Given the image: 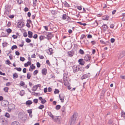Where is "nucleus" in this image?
<instances>
[{"label":"nucleus","instance_id":"obj_5","mask_svg":"<svg viewBox=\"0 0 125 125\" xmlns=\"http://www.w3.org/2000/svg\"><path fill=\"white\" fill-rule=\"evenodd\" d=\"M11 6L9 5H6L5 6V13L7 15L9 14V11L10 10Z\"/></svg>","mask_w":125,"mask_h":125},{"label":"nucleus","instance_id":"obj_32","mask_svg":"<svg viewBox=\"0 0 125 125\" xmlns=\"http://www.w3.org/2000/svg\"><path fill=\"white\" fill-rule=\"evenodd\" d=\"M105 92V91L104 90H103L102 91L101 93V96L102 97H103Z\"/></svg>","mask_w":125,"mask_h":125},{"label":"nucleus","instance_id":"obj_61","mask_svg":"<svg viewBox=\"0 0 125 125\" xmlns=\"http://www.w3.org/2000/svg\"><path fill=\"white\" fill-rule=\"evenodd\" d=\"M27 112L29 114H31L32 113V109H29L27 110Z\"/></svg>","mask_w":125,"mask_h":125},{"label":"nucleus","instance_id":"obj_14","mask_svg":"<svg viewBox=\"0 0 125 125\" xmlns=\"http://www.w3.org/2000/svg\"><path fill=\"white\" fill-rule=\"evenodd\" d=\"M78 62L79 63V64L81 65H83L85 63V62L83 59H80L78 60Z\"/></svg>","mask_w":125,"mask_h":125},{"label":"nucleus","instance_id":"obj_15","mask_svg":"<svg viewBox=\"0 0 125 125\" xmlns=\"http://www.w3.org/2000/svg\"><path fill=\"white\" fill-rule=\"evenodd\" d=\"M46 51L48 54L50 55L52 54L53 53V50L51 48H50L49 49L47 50Z\"/></svg>","mask_w":125,"mask_h":125},{"label":"nucleus","instance_id":"obj_20","mask_svg":"<svg viewBox=\"0 0 125 125\" xmlns=\"http://www.w3.org/2000/svg\"><path fill=\"white\" fill-rule=\"evenodd\" d=\"M47 70L45 68H43L42 70V73L43 75H45L47 74Z\"/></svg>","mask_w":125,"mask_h":125},{"label":"nucleus","instance_id":"obj_54","mask_svg":"<svg viewBox=\"0 0 125 125\" xmlns=\"http://www.w3.org/2000/svg\"><path fill=\"white\" fill-rule=\"evenodd\" d=\"M37 2V0H33V4L34 6H36V4Z\"/></svg>","mask_w":125,"mask_h":125},{"label":"nucleus","instance_id":"obj_62","mask_svg":"<svg viewBox=\"0 0 125 125\" xmlns=\"http://www.w3.org/2000/svg\"><path fill=\"white\" fill-rule=\"evenodd\" d=\"M16 70L20 72L21 71V68L20 67H16Z\"/></svg>","mask_w":125,"mask_h":125},{"label":"nucleus","instance_id":"obj_10","mask_svg":"<svg viewBox=\"0 0 125 125\" xmlns=\"http://www.w3.org/2000/svg\"><path fill=\"white\" fill-rule=\"evenodd\" d=\"M90 76V73H88L83 75L81 77V79L82 80H83L89 77Z\"/></svg>","mask_w":125,"mask_h":125},{"label":"nucleus","instance_id":"obj_56","mask_svg":"<svg viewBox=\"0 0 125 125\" xmlns=\"http://www.w3.org/2000/svg\"><path fill=\"white\" fill-rule=\"evenodd\" d=\"M33 101L35 103L37 104L38 103V100L37 99H35L33 100Z\"/></svg>","mask_w":125,"mask_h":125},{"label":"nucleus","instance_id":"obj_64","mask_svg":"<svg viewBox=\"0 0 125 125\" xmlns=\"http://www.w3.org/2000/svg\"><path fill=\"white\" fill-rule=\"evenodd\" d=\"M111 42L112 43H114L115 41V39L113 38H112L111 39Z\"/></svg>","mask_w":125,"mask_h":125},{"label":"nucleus","instance_id":"obj_59","mask_svg":"<svg viewBox=\"0 0 125 125\" xmlns=\"http://www.w3.org/2000/svg\"><path fill=\"white\" fill-rule=\"evenodd\" d=\"M37 66L38 68H39L41 66V64L39 62H37L36 63Z\"/></svg>","mask_w":125,"mask_h":125},{"label":"nucleus","instance_id":"obj_44","mask_svg":"<svg viewBox=\"0 0 125 125\" xmlns=\"http://www.w3.org/2000/svg\"><path fill=\"white\" fill-rule=\"evenodd\" d=\"M25 94V92L24 90L21 91L20 92V94L21 96H22Z\"/></svg>","mask_w":125,"mask_h":125},{"label":"nucleus","instance_id":"obj_23","mask_svg":"<svg viewBox=\"0 0 125 125\" xmlns=\"http://www.w3.org/2000/svg\"><path fill=\"white\" fill-rule=\"evenodd\" d=\"M3 125H8V122L6 120H3L2 121Z\"/></svg>","mask_w":125,"mask_h":125},{"label":"nucleus","instance_id":"obj_53","mask_svg":"<svg viewBox=\"0 0 125 125\" xmlns=\"http://www.w3.org/2000/svg\"><path fill=\"white\" fill-rule=\"evenodd\" d=\"M39 39L40 41H41L44 39V35L40 36L39 37Z\"/></svg>","mask_w":125,"mask_h":125},{"label":"nucleus","instance_id":"obj_13","mask_svg":"<svg viewBox=\"0 0 125 125\" xmlns=\"http://www.w3.org/2000/svg\"><path fill=\"white\" fill-rule=\"evenodd\" d=\"M59 96L60 99L61 101V102L62 103L63 102L65 97L64 95L62 94H60L59 95Z\"/></svg>","mask_w":125,"mask_h":125},{"label":"nucleus","instance_id":"obj_40","mask_svg":"<svg viewBox=\"0 0 125 125\" xmlns=\"http://www.w3.org/2000/svg\"><path fill=\"white\" fill-rule=\"evenodd\" d=\"M30 68L32 70L33 69H35V66L33 64H32L30 66Z\"/></svg>","mask_w":125,"mask_h":125},{"label":"nucleus","instance_id":"obj_25","mask_svg":"<svg viewBox=\"0 0 125 125\" xmlns=\"http://www.w3.org/2000/svg\"><path fill=\"white\" fill-rule=\"evenodd\" d=\"M31 64V61H28L26 63H25L24 64V66L25 67L28 66L29 65H30Z\"/></svg>","mask_w":125,"mask_h":125},{"label":"nucleus","instance_id":"obj_8","mask_svg":"<svg viewBox=\"0 0 125 125\" xmlns=\"http://www.w3.org/2000/svg\"><path fill=\"white\" fill-rule=\"evenodd\" d=\"M67 80H69L70 81V79H69V77L68 75L66 73H64L63 74V81H65Z\"/></svg>","mask_w":125,"mask_h":125},{"label":"nucleus","instance_id":"obj_28","mask_svg":"<svg viewBox=\"0 0 125 125\" xmlns=\"http://www.w3.org/2000/svg\"><path fill=\"white\" fill-rule=\"evenodd\" d=\"M32 103V102L31 100H28L26 102V105H30Z\"/></svg>","mask_w":125,"mask_h":125},{"label":"nucleus","instance_id":"obj_52","mask_svg":"<svg viewBox=\"0 0 125 125\" xmlns=\"http://www.w3.org/2000/svg\"><path fill=\"white\" fill-rule=\"evenodd\" d=\"M108 123L109 124H112L113 123V120L112 119H110L108 121Z\"/></svg>","mask_w":125,"mask_h":125},{"label":"nucleus","instance_id":"obj_42","mask_svg":"<svg viewBox=\"0 0 125 125\" xmlns=\"http://www.w3.org/2000/svg\"><path fill=\"white\" fill-rule=\"evenodd\" d=\"M100 42L101 43L104 44H105V45H106L107 43H108L106 41L105 42L103 40H100Z\"/></svg>","mask_w":125,"mask_h":125},{"label":"nucleus","instance_id":"obj_7","mask_svg":"<svg viewBox=\"0 0 125 125\" xmlns=\"http://www.w3.org/2000/svg\"><path fill=\"white\" fill-rule=\"evenodd\" d=\"M9 102L8 101L6 100H3L1 102V104L2 106H6L7 105H8Z\"/></svg>","mask_w":125,"mask_h":125},{"label":"nucleus","instance_id":"obj_34","mask_svg":"<svg viewBox=\"0 0 125 125\" xmlns=\"http://www.w3.org/2000/svg\"><path fill=\"white\" fill-rule=\"evenodd\" d=\"M59 92L60 91L59 90L56 89H55L54 91V93L55 94H58L59 93Z\"/></svg>","mask_w":125,"mask_h":125},{"label":"nucleus","instance_id":"obj_36","mask_svg":"<svg viewBox=\"0 0 125 125\" xmlns=\"http://www.w3.org/2000/svg\"><path fill=\"white\" fill-rule=\"evenodd\" d=\"M61 106L59 105H57L56 106L55 109L56 110L59 109L61 107Z\"/></svg>","mask_w":125,"mask_h":125},{"label":"nucleus","instance_id":"obj_19","mask_svg":"<svg viewBox=\"0 0 125 125\" xmlns=\"http://www.w3.org/2000/svg\"><path fill=\"white\" fill-rule=\"evenodd\" d=\"M109 18V16L108 15H104L102 17V19L103 20L107 21Z\"/></svg>","mask_w":125,"mask_h":125},{"label":"nucleus","instance_id":"obj_21","mask_svg":"<svg viewBox=\"0 0 125 125\" xmlns=\"http://www.w3.org/2000/svg\"><path fill=\"white\" fill-rule=\"evenodd\" d=\"M33 33L32 32L30 31H29L28 32V36L30 38H32L33 36Z\"/></svg>","mask_w":125,"mask_h":125},{"label":"nucleus","instance_id":"obj_24","mask_svg":"<svg viewBox=\"0 0 125 125\" xmlns=\"http://www.w3.org/2000/svg\"><path fill=\"white\" fill-rule=\"evenodd\" d=\"M69 80H67L65 81H63V82L64 83V84L65 86H68L69 84H70V83H69Z\"/></svg>","mask_w":125,"mask_h":125},{"label":"nucleus","instance_id":"obj_6","mask_svg":"<svg viewBox=\"0 0 125 125\" xmlns=\"http://www.w3.org/2000/svg\"><path fill=\"white\" fill-rule=\"evenodd\" d=\"M25 26L24 22L22 20H19L17 24V26L19 28H21Z\"/></svg>","mask_w":125,"mask_h":125},{"label":"nucleus","instance_id":"obj_11","mask_svg":"<svg viewBox=\"0 0 125 125\" xmlns=\"http://www.w3.org/2000/svg\"><path fill=\"white\" fill-rule=\"evenodd\" d=\"M91 56L89 54H86L84 57V60L85 61H88L90 60Z\"/></svg>","mask_w":125,"mask_h":125},{"label":"nucleus","instance_id":"obj_37","mask_svg":"<svg viewBox=\"0 0 125 125\" xmlns=\"http://www.w3.org/2000/svg\"><path fill=\"white\" fill-rule=\"evenodd\" d=\"M5 116L8 118H9L10 117V115L8 113H6L5 114Z\"/></svg>","mask_w":125,"mask_h":125},{"label":"nucleus","instance_id":"obj_55","mask_svg":"<svg viewBox=\"0 0 125 125\" xmlns=\"http://www.w3.org/2000/svg\"><path fill=\"white\" fill-rule=\"evenodd\" d=\"M38 70H35L33 73V74L34 75H36L38 73Z\"/></svg>","mask_w":125,"mask_h":125},{"label":"nucleus","instance_id":"obj_31","mask_svg":"<svg viewBox=\"0 0 125 125\" xmlns=\"http://www.w3.org/2000/svg\"><path fill=\"white\" fill-rule=\"evenodd\" d=\"M67 16H68L66 14H63L62 16V19L63 20H65Z\"/></svg>","mask_w":125,"mask_h":125},{"label":"nucleus","instance_id":"obj_12","mask_svg":"<svg viewBox=\"0 0 125 125\" xmlns=\"http://www.w3.org/2000/svg\"><path fill=\"white\" fill-rule=\"evenodd\" d=\"M18 118L22 120H23V119L25 116L24 115L23 113L21 112H19V113L18 114Z\"/></svg>","mask_w":125,"mask_h":125},{"label":"nucleus","instance_id":"obj_1","mask_svg":"<svg viewBox=\"0 0 125 125\" xmlns=\"http://www.w3.org/2000/svg\"><path fill=\"white\" fill-rule=\"evenodd\" d=\"M77 116V113H75L73 114L72 116L70 118L69 121L70 122V125H74L75 124L76 119Z\"/></svg>","mask_w":125,"mask_h":125},{"label":"nucleus","instance_id":"obj_16","mask_svg":"<svg viewBox=\"0 0 125 125\" xmlns=\"http://www.w3.org/2000/svg\"><path fill=\"white\" fill-rule=\"evenodd\" d=\"M41 86L40 84H38L34 86L33 88L32 89V90L33 91H35L37 90V89L38 87H40Z\"/></svg>","mask_w":125,"mask_h":125},{"label":"nucleus","instance_id":"obj_27","mask_svg":"<svg viewBox=\"0 0 125 125\" xmlns=\"http://www.w3.org/2000/svg\"><path fill=\"white\" fill-rule=\"evenodd\" d=\"M63 4L66 7L68 8L70 7L69 5L66 1H65L64 2Z\"/></svg>","mask_w":125,"mask_h":125},{"label":"nucleus","instance_id":"obj_50","mask_svg":"<svg viewBox=\"0 0 125 125\" xmlns=\"http://www.w3.org/2000/svg\"><path fill=\"white\" fill-rule=\"evenodd\" d=\"M66 19H67L66 21L68 22H70L71 20L70 18L68 16L67 17Z\"/></svg>","mask_w":125,"mask_h":125},{"label":"nucleus","instance_id":"obj_41","mask_svg":"<svg viewBox=\"0 0 125 125\" xmlns=\"http://www.w3.org/2000/svg\"><path fill=\"white\" fill-rule=\"evenodd\" d=\"M65 108L64 106H63L61 108V110L62 113H64H64L65 112Z\"/></svg>","mask_w":125,"mask_h":125},{"label":"nucleus","instance_id":"obj_26","mask_svg":"<svg viewBox=\"0 0 125 125\" xmlns=\"http://www.w3.org/2000/svg\"><path fill=\"white\" fill-rule=\"evenodd\" d=\"M121 117H123L124 119H125V113L122 111L121 113Z\"/></svg>","mask_w":125,"mask_h":125},{"label":"nucleus","instance_id":"obj_2","mask_svg":"<svg viewBox=\"0 0 125 125\" xmlns=\"http://www.w3.org/2000/svg\"><path fill=\"white\" fill-rule=\"evenodd\" d=\"M62 120V118L61 116H55L53 119L52 120L54 122H57L59 124H60L61 123V121Z\"/></svg>","mask_w":125,"mask_h":125},{"label":"nucleus","instance_id":"obj_35","mask_svg":"<svg viewBox=\"0 0 125 125\" xmlns=\"http://www.w3.org/2000/svg\"><path fill=\"white\" fill-rule=\"evenodd\" d=\"M124 56V55H123L121 53L118 55V57L119 59H121Z\"/></svg>","mask_w":125,"mask_h":125},{"label":"nucleus","instance_id":"obj_51","mask_svg":"<svg viewBox=\"0 0 125 125\" xmlns=\"http://www.w3.org/2000/svg\"><path fill=\"white\" fill-rule=\"evenodd\" d=\"M20 84L21 86H23L25 85V83L23 81H21Z\"/></svg>","mask_w":125,"mask_h":125},{"label":"nucleus","instance_id":"obj_3","mask_svg":"<svg viewBox=\"0 0 125 125\" xmlns=\"http://www.w3.org/2000/svg\"><path fill=\"white\" fill-rule=\"evenodd\" d=\"M80 65H74L72 67L73 72L74 73H75L80 70Z\"/></svg>","mask_w":125,"mask_h":125},{"label":"nucleus","instance_id":"obj_45","mask_svg":"<svg viewBox=\"0 0 125 125\" xmlns=\"http://www.w3.org/2000/svg\"><path fill=\"white\" fill-rule=\"evenodd\" d=\"M44 108V106L43 105H41L40 106H39L38 108L40 109H42Z\"/></svg>","mask_w":125,"mask_h":125},{"label":"nucleus","instance_id":"obj_39","mask_svg":"<svg viewBox=\"0 0 125 125\" xmlns=\"http://www.w3.org/2000/svg\"><path fill=\"white\" fill-rule=\"evenodd\" d=\"M9 89V88L8 87H5L4 88L3 90L5 92H8Z\"/></svg>","mask_w":125,"mask_h":125},{"label":"nucleus","instance_id":"obj_29","mask_svg":"<svg viewBox=\"0 0 125 125\" xmlns=\"http://www.w3.org/2000/svg\"><path fill=\"white\" fill-rule=\"evenodd\" d=\"M7 33L8 35L11 32L12 30H11L10 29L8 28L6 30Z\"/></svg>","mask_w":125,"mask_h":125},{"label":"nucleus","instance_id":"obj_33","mask_svg":"<svg viewBox=\"0 0 125 125\" xmlns=\"http://www.w3.org/2000/svg\"><path fill=\"white\" fill-rule=\"evenodd\" d=\"M31 73H28L27 74V78L28 79H30L31 77Z\"/></svg>","mask_w":125,"mask_h":125},{"label":"nucleus","instance_id":"obj_18","mask_svg":"<svg viewBox=\"0 0 125 125\" xmlns=\"http://www.w3.org/2000/svg\"><path fill=\"white\" fill-rule=\"evenodd\" d=\"M103 29L104 31H105L107 30L108 27L106 24H103L102 26Z\"/></svg>","mask_w":125,"mask_h":125},{"label":"nucleus","instance_id":"obj_47","mask_svg":"<svg viewBox=\"0 0 125 125\" xmlns=\"http://www.w3.org/2000/svg\"><path fill=\"white\" fill-rule=\"evenodd\" d=\"M24 42L23 41H22L21 44H20L19 45V46L21 47H22L24 45Z\"/></svg>","mask_w":125,"mask_h":125},{"label":"nucleus","instance_id":"obj_4","mask_svg":"<svg viewBox=\"0 0 125 125\" xmlns=\"http://www.w3.org/2000/svg\"><path fill=\"white\" fill-rule=\"evenodd\" d=\"M15 107V106L14 104H9L8 105V111L9 112H10L11 110H14Z\"/></svg>","mask_w":125,"mask_h":125},{"label":"nucleus","instance_id":"obj_17","mask_svg":"<svg viewBox=\"0 0 125 125\" xmlns=\"http://www.w3.org/2000/svg\"><path fill=\"white\" fill-rule=\"evenodd\" d=\"M1 36L2 37H7L8 35L7 32L5 31H4L2 32L1 33Z\"/></svg>","mask_w":125,"mask_h":125},{"label":"nucleus","instance_id":"obj_22","mask_svg":"<svg viewBox=\"0 0 125 125\" xmlns=\"http://www.w3.org/2000/svg\"><path fill=\"white\" fill-rule=\"evenodd\" d=\"M47 113L49 115V116L52 119V120H53L55 116L52 115L51 113L50 112H48Z\"/></svg>","mask_w":125,"mask_h":125},{"label":"nucleus","instance_id":"obj_46","mask_svg":"<svg viewBox=\"0 0 125 125\" xmlns=\"http://www.w3.org/2000/svg\"><path fill=\"white\" fill-rule=\"evenodd\" d=\"M80 70L79 71H80L82 72H84V68L82 67L81 66L80 67Z\"/></svg>","mask_w":125,"mask_h":125},{"label":"nucleus","instance_id":"obj_9","mask_svg":"<svg viewBox=\"0 0 125 125\" xmlns=\"http://www.w3.org/2000/svg\"><path fill=\"white\" fill-rule=\"evenodd\" d=\"M46 35L47 37V40L49 41L53 37V34H52V32L46 33Z\"/></svg>","mask_w":125,"mask_h":125},{"label":"nucleus","instance_id":"obj_30","mask_svg":"<svg viewBox=\"0 0 125 125\" xmlns=\"http://www.w3.org/2000/svg\"><path fill=\"white\" fill-rule=\"evenodd\" d=\"M68 56L70 57H72L73 55V54L71 51L69 52H68Z\"/></svg>","mask_w":125,"mask_h":125},{"label":"nucleus","instance_id":"obj_57","mask_svg":"<svg viewBox=\"0 0 125 125\" xmlns=\"http://www.w3.org/2000/svg\"><path fill=\"white\" fill-rule=\"evenodd\" d=\"M20 60L22 61L23 62L25 60V58L23 57H21L20 58Z\"/></svg>","mask_w":125,"mask_h":125},{"label":"nucleus","instance_id":"obj_49","mask_svg":"<svg viewBox=\"0 0 125 125\" xmlns=\"http://www.w3.org/2000/svg\"><path fill=\"white\" fill-rule=\"evenodd\" d=\"M47 102V101L44 99H42V100L41 101V103L42 104H44Z\"/></svg>","mask_w":125,"mask_h":125},{"label":"nucleus","instance_id":"obj_38","mask_svg":"<svg viewBox=\"0 0 125 125\" xmlns=\"http://www.w3.org/2000/svg\"><path fill=\"white\" fill-rule=\"evenodd\" d=\"M79 53L81 54H83L84 53V51L82 49H80L79 51Z\"/></svg>","mask_w":125,"mask_h":125},{"label":"nucleus","instance_id":"obj_58","mask_svg":"<svg viewBox=\"0 0 125 125\" xmlns=\"http://www.w3.org/2000/svg\"><path fill=\"white\" fill-rule=\"evenodd\" d=\"M85 37V35L84 34H82L81 35V37L80 38V40H82L83 39V38H84Z\"/></svg>","mask_w":125,"mask_h":125},{"label":"nucleus","instance_id":"obj_43","mask_svg":"<svg viewBox=\"0 0 125 125\" xmlns=\"http://www.w3.org/2000/svg\"><path fill=\"white\" fill-rule=\"evenodd\" d=\"M25 41L27 43H29L31 42V40L30 39L27 38L25 39Z\"/></svg>","mask_w":125,"mask_h":125},{"label":"nucleus","instance_id":"obj_48","mask_svg":"<svg viewBox=\"0 0 125 125\" xmlns=\"http://www.w3.org/2000/svg\"><path fill=\"white\" fill-rule=\"evenodd\" d=\"M8 44L7 42H3L2 43V45L3 47L7 46Z\"/></svg>","mask_w":125,"mask_h":125},{"label":"nucleus","instance_id":"obj_60","mask_svg":"<svg viewBox=\"0 0 125 125\" xmlns=\"http://www.w3.org/2000/svg\"><path fill=\"white\" fill-rule=\"evenodd\" d=\"M6 64H7L9 65L11 64L9 60H7L6 61Z\"/></svg>","mask_w":125,"mask_h":125},{"label":"nucleus","instance_id":"obj_63","mask_svg":"<svg viewBox=\"0 0 125 125\" xmlns=\"http://www.w3.org/2000/svg\"><path fill=\"white\" fill-rule=\"evenodd\" d=\"M38 35L37 34H35L33 36V37L34 39H36L37 38Z\"/></svg>","mask_w":125,"mask_h":125}]
</instances>
